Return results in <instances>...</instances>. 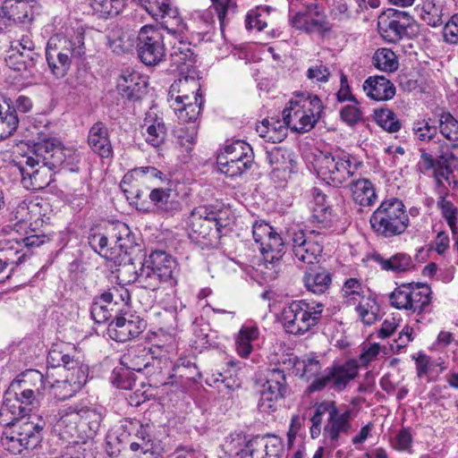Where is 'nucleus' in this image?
<instances>
[{
	"mask_svg": "<svg viewBox=\"0 0 458 458\" xmlns=\"http://www.w3.org/2000/svg\"><path fill=\"white\" fill-rule=\"evenodd\" d=\"M264 262L267 268L276 270V264L278 263L284 254V242L281 236L274 230L259 246Z\"/></svg>",
	"mask_w": 458,
	"mask_h": 458,
	"instance_id": "obj_34",
	"label": "nucleus"
},
{
	"mask_svg": "<svg viewBox=\"0 0 458 458\" xmlns=\"http://www.w3.org/2000/svg\"><path fill=\"white\" fill-rule=\"evenodd\" d=\"M85 54L84 37L77 33L71 38L55 36L50 38L46 48V59L50 72L56 78L64 77L72 59Z\"/></svg>",
	"mask_w": 458,
	"mask_h": 458,
	"instance_id": "obj_8",
	"label": "nucleus"
},
{
	"mask_svg": "<svg viewBox=\"0 0 458 458\" xmlns=\"http://www.w3.org/2000/svg\"><path fill=\"white\" fill-rule=\"evenodd\" d=\"M359 366L356 360H349L343 364H333L325 369L319 377L313 379L309 386L310 392L321 391L328 386L340 392L358 375Z\"/></svg>",
	"mask_w": 458,
	"mask_h": 458,
	"instance_id": "obj_14",
	"label": "nucleus"
},
{
	"mask_svg": "<svg viewBox=\"0 0 458 458\" xmlns=\"http://www.w3.org/2000/svg\"><path fill=\"white\" fill-rule=\"evenodd\" d=\"M141 134L147 143L155 148L159 147L166 136V127L163 118L153 110L148 112L141 125Z\"/></svg>",
	"mask_w": 458,
	"mask_h": 458,
	"instance_id": "obj_29",
	"label": "nucleus"
},
{
	"mask_svg": "<svg viewBox=\"0 0 458 458\" xmlns=\"http://www.w3.org/2000/svg\"><path fill=\"white\" fill-rule=\"evenodd\" d=\"M88 143L92 151L101 157H109L113 154L108 129L102 122H97L91 126L88 135Z\"/></svg>",
	"mask_w": 458,
	"mask_h": 458,
	"instance_id": "obj_31",
	"label": "nucleus"
},
{
	"mask_svg": "<svg viewBox=\"0 0 458 458\" xmlns=\"http://www.w3.org/2000/svg\"><path fill=\"white\" fill-rule=\"evenodd\" d=\"M39 55L35 52H11L5 58L7 66L14 71H25L33 67Z\"/></svg>",
	"mask_w": 458,
	"mask_h": 458,
	"instance_id": "obj_48",
	"label": "nucleus"
},
{
	"mask_svg": "<svg viewBox=\"0 0 458 458\" xmlns=\"http://www.w3.org/2000/svg\"><path fill=\"white\" fill-rule=\"evenodd\" d=\"M146 327V322L139 316L131 314L117 316L107 327L108 336L120 343L137 337Z\"/></svg>",
	"mask_w": 458,
	"mask_h": 458,
	"instance_id": "obj_24",
	"label": "nucleus"
},
{
	"mask_svg": "<svg viewBox=\"0 0 458 458\" xmlns=\"http://www.w3.org/2000/svg\"><path fill=\"white\" fill-rule=\"evenodd\" d=\"M56 427L66 437L92 438L100 428L101 412L94 406L78 403L58 412Z\"/></svg>",
	"mask_w": 458,
	"mask_h": 458,
	"instance_id": "obj_3",
	"label": "nucleus"
},
{
	"mask_svg": "<svg viewBox=\"0 0 458 458\" xmlns=\"http://www.w3.org/2000/svg\"><path fill=\"white\" fill-rule=\"evenodd\" d=\"M89 243L100 256L116 262L133 249L134 237L129 226L118 221L106 228V233H91Z\"/></svg>",
	"mask_w": 458,
	"mask_h": 458,
	"instance_id": "obj_7",
	"label": "nucleus"
},
{
	"mask_svg": "<svg viewBox=\"0 0 458 458\" xmlns=\"http://www.w3.org/2000/svg\"><path fill=\"white\" fill-rule=\"evenodd\" d=\"M239 364L240 362L236 361L228 362L229 369L223 373H219L216 382L223 383L225 387L232 391L240 388L242 382L237 377V370L240 369Z\"/></svg>",
	"mask_w": 458,
	"mask_h": 458,
	"instance_id": "obj_57",
	"label": "nucleus"
},
{
	"mask_svg": "<svg viewBox=\"0 0 458 458\" xmlns=\"http://www.w3.org/2000/svg\"><path fill=\"white\" fill-rule=\"evenodd\" d=\"M312 165L320 180L328 185L340 187L354 175L362 162L352 154L336 148L314 153Z\"/></svg>",
	"mask_w": 458,
	"mask_h": 458,
	"instance_id": "obj_1",
	"label": "nucleus"
},
{
	"mask_svg": "<svg viewBox=\"0 0 458 458\" xmlns=\"http://www.w3.org/2000/svg\"><path fill=\"white\" fill-rule=\"evenodd\" d=\"M443 137L450 141H458V120L449 112L438 114V127Z\"/></svg>",
	"mask_w": 458,
	"mask_h": 458,
	"instance_id": "obj_53",
	"label": "nucleus"
},
{
	"mask_svg": "<svg viewBox=\"0 0 458 458\" xmlns=\"http://www.w3.org/2000/svg\"><path fill=\"white\" fill-rule=\"evenodd\" d=\"M140 5L157 21L160 20L165 31L179 35L185 29L176 7L171 0H139Z\"/></svg>",
	"mask_w": 458,
	"mask_h": 458,
	"instance_id": "obj_21",
	"label": "nucleus"
},
{
	"mask_svg": "<svg viewBox=\"0 0 458 458\" xmlns=\"http://www.w3.org/2000/svg\"><path fill=\"white\" fill-rule=\"evenodd\" d=\"M136 437L138 441L130 445V449L135 453V455L138 458H155L157 450L147 428L140 426Z\"/></svg>",
	"mask_w": 458,
	"mask_h": 458,
	"instance_id": "obj_44",
	"label": "nucleus"
},
{
	"mask_svg": "<svg viewBox=\"0 0 458 458\" xmlns=\"http://www.w3.org/2000/svg\"><path fill=\"white\" fill-rule=\"evenodd\" d=\"M266 159L271 167L272 177L279 182H286L295 171L294 154L287 148L275 147L266 152Z\"/></svg>",
	"mask_w": 458,
	"mask_h": 458,
	"instance_id": "obj_26",
	"label": "nucleus"
},
{
	"mask_svg": "<svg viewBox=\"0 0 458 458\" xmlns=\"http://www.w3.org/2000/svg\"><path fill=\"white\" fill-rule=\"evenodd\" d=\"M373 232L384 239L403 235L410 226V217L403 202L397 198L383 200L369 218Z\"/></svg>",
	"mask_w": 458,
	"mask_h": 458,
	"instance_id": "obj_4",
	"label": "nucleus"
},
{
	"mask_svg": "<svg viewBox=\"0 0 458 458\" xmlns=\"http://www.w3.org/2000/svg\"><path fill=\"white\" fill-rule=\"evenodd\" d=\"M375 120L381 128L389 132H396L401 128V123L395 114L389 109L375 111Z\"/></svg>",
	"mask_w": 458,
	"mask_h": 458,
	"instance_id": "obj_59",
	"label": "nucleus"
},
{
	"mask_svg": "<svg viewBox=\"0 0 458 458\" xmlns=\"http://www.w3.org/2000/svg\"><path fill=\"white\" fill-rule=\"evenodd\" d=\"M373 259L381 269L394 274L406 273L415 267L412 258L404 252L395 253L387 259L377 254L373 257Z\"/></svg>",
	"mask_w": 458,
	"mask_h": 458,
	"instance_id": "obj_35",
	"label": "nucleus"
},
{
	"mask_svg": "<svg viewBox=\"0 0 458 458\" xmlns=\"http://www.w3.org/2000/svg\"><path fill=\"white\" fill-rule=\"evenodd\" d=\"M289 244L294 260L308 266L315 265L323 250L322 246L318 242L307 238L302 230L289 232Z\"/></svg>",
	"mask_w": 458,
	"mask_h": 458,
	"instance_id": "obj_22",
	"label": "nucleus"
},
{
	"mask_svg": "<svg viewBox=\"0 0 458 458\" xmlns=\"http://www.w3.org/2000/svg\"><path fill=\"white\" fill-rule=\"evenodd\" d=\"M373 64L380 71L393 72L398 69L396 55L389 48H380L373 55Z\"/></svg>",
	"mask_w": 458,
	"mask_h": 458,
	"instance_id": "obj_50",
	"label": "nucleus"
},
{
	"mask_svg": "<svg viewBox=\"0 0 458 458\" xmlns=\"http://www.w3.org/2000/svg\"><path fill=\"white\" fill-rule=\"evenodd\" d=\"M342 293L345 303L348 305H356L357 301L365 296L364 288L356 278H349L344 282Z\"/></svg>",
	"mask_w": 458,
	"mask_h": 458,
	"instance_id": "obj_55",
	"label": "nucleus"
},
{
	"mask_svg": "<svg viewBox=\"0 0 458 458\" xmlns=\"http://www.w3.org/2000/svg\"><path fill=\"white\" fill-rule=\"evenodd\" d=\"M45 151H39V140L27 154L21 157L16 165L21 176L24 188L39 191L47 187L52 182V171L55 169Z\"/></svg>",
	"mask_w": 458,
	"mask_h": 458,
	"instance_id": "obj_9",
	"label": "nucleus"
},
{
	"mask_svg": "<svg viewBox=\"0 0 458 458\" xmlns=\"http://www.w3.org/2000/svg\"><path fill=\"white\" fill-rule=\"evenodd\" d=\"M176 144L182 151L190 152L196 144L197 129L194 125L175 131Z\"/></svg>",
	"mask_w": 458,
	"mask_h": 458,
	"instance_id": "obj_58",
	"label": "nucleus"
},
{
	"mask_svg": "<svg viewBox=\"0 0 458 458\" xmlns=\"http://www.w3.org/2000/svg\"><path fill=\"white\" fill-rule=\"evenodd\" d=\"M183 76L172 84L168 94L169 102L172 101H188L194 99L195 96L199 94L200 84L195 79L193 73H184Z\"/></svg>",
	"mask_w": 458,
	"mask_h": 458,
	"instance_id": "obj_28",
	"label": "nucleus"
},
{
	"mask_svg": "<svg viewBox=\"0 0 458 458\" xmlns=\"http://www.w3.org/2000/svg\"><path fill=\"white\" fill-rule=\"evenodd\" d=\"M352 200L360 207H370L375 204L377 195L373 183L366 178L353 180L349 184Z\"/></svg>",
	"mask_w": 458,
	"mask_h": 458,
	"instance_id": "obj_36",
	"label": "nucleus"
},
{
	"mask_svg": "<svg viewBox=\"0 0 458 458\" xmlns=\"http://www.w3.org/2000/svg\"><path fill=\"white\" fill-rule=\"evenodd\" d=\"M217 169L221 174L228 177H238L246 173L252 165L249 160H236L225 157L224 156H217L216 157Z\"/></svg>",
	"mask_w": 458,
	"mask_h": 458,
	"instance_id": "obj_45",
	"label": "nucleus"
},
{
	"mask_svg": "<svg viewBox=\"0 0 458 458\" xmlns=\"http://www.w3.org/2000/svg\"><path fill=\"white\" fill-rule=\"evenodd\" d=\"M45 426L46 421L37 414L23 416L8 424L1 437L2 445L13 454L33 449L41 441V431Z\"/></svg>",
	"mask_w": 458,
	"mask_h": 458,
	"instance_id": "obj_5",
	"label": "nucleus"
},
{
	"mask_svg": "<svg viewBox=\"0 0 458 458\" xmlns=\"http://www.w3.org/2000/svg\"><path fill=\"white\" fill-rule=\"evenodd\" d=\"M126 0H91V6L96 13L103 16L117 15L122 12Z\"/></svg>",
	"mask_w": 458,
	"mask_h": 458,
	"instance_id": "obj_56",
	"label": "nucleus"
},
{
	"mask_svg": "<svg viewBox=\"0 0 458 458\" xmlns=\"http://www.w3.org/2000/svg\"><path fill=\"white\" fill-rule=\"evenodd\" d=\"M303 283L309 292L314 294H322L329 289L332 276L323 267H310L303 276Z\"/></svg>",
	"mask_w": 458,
	"mask_h": 458,
	"instance_id": "obj_37",
	"label": "nucleus"
},
{
	"mask_svg": "<svg viewBox=\"0 0 458 458\" xmlns=\"http://www.w3.org/2000/svg\"><path fill=\"white\" fill-rule=\"evenodd\" d=\"M147 81L138 72L125 70L120 75L117 88L121 95L128 99H139L147 88Z\"/></svg>",
	"mask_w": 458,
	"mask_h": 458,
	"instance_id": "obj_30",
	"label": "nucleus"
},
{
	"mask_svg": "<svg viewBox=\"0 0 458 458\" xmlns=\"http://www.w3.org/2000/svg\"><path fill=\"white\" fill-rule=\"evenodd\" d=\"M39 151H45L49 164L55 168H64L70 172L79 170L81 155L74 148L64 147L56 138H43L39 140Z\"/></svg>",
	"mask_w": 458,
	"mask_h": 458,
	"instance_id": "obj_20",
	"label": "nucleus"
},
{
	"mask_svg": "<svg viewBox=\"0 0 458 458\" xmlns=\"http://www.w3.org/2000/svg\"><path fill=\"white\" fill-rule=\"evenodd\" d=\"M266 13H267V10L265 7L250 11L246 16V28L248 30L256 29L259 31L264 30L267 25Z\"/></svg>",
	"mask_w": 458,
	"mask_h": 458,
	"instance_id": "obj_64",
	"label": "nucleus"
},
{
	"mask_svg": "<svg viewBox=\"0 0 458 458\" xmlns=\"http://www.w3.org/2000/svg\"><path fill=\"white\" fill-rule=\"evenodd\" d=\"M420 17L428 25L438 27L443 24L444 3L441 0H427L420 7Z\"/></svg>",
	"mask_w": 458,
	"mask_h": 458,
	"instance_id": "obj_42",
	"label": "nucleus"
},
{
	"mask_svg": "<svg viewBox=\"0 0 458 458\" xmlns=\"http://www.w3.org/2000/svg\"><path fill=\"white\" fill-rule=\"evenodd\" d=\"M356 304V311L361 321L366 325H372L377 318L378 307L376 301L365 295Z\"/></svg>",
	"mask_w": 458,
	"mask_h": 458,
	"instance_id": "obj_51",
	"label": "nucleus"
},
{
	"mask_svg": "<svg viewBox=\"0 0 458 458\" xmlns=\"http://www.w3.org/2000/svg\"><path fill=\"white\" fill-rule=\"evenodd\" d=\"M325 106L321 99L311 93H297L282 112L283 121L288 128L299 133L311 131L321 119Z\"/></svg>",
	"mask_w": 458,
	"mask_h": 458,
	"instance_id": "obj_2",
	"label": "nucleus"
},
{
	"mask_svg": "<svg viewBox=\"0 0 458 458\" xmlns=\"http://www.w3.org/2000/svg\"><path fill=\"white\" fill-rule=\"evenodd\" d=\"M221 210H214L208 206H199L191 210L186 220V228L190 238L199 242L206 239L213 231L219 235L227 225Z\"/></svg>",
	"mask_w": 458,
	"mask_h": 458,
	"instance_id": "obj_11",
	"label": "nucleus"
},
{
	"mask_svg": "<svg viewBox=\"0 0 458 458\" xmlns=\"http://www.w3.org/2000/svg\"><path fill=\"white\" fill-rule=\"evenodd\" d=\"M202 104V96H195L192 100L172 101L170 106L181 122L191 123L194 122L199 115Z\"/></svg>",
	"mask_w": 458,
	"mask_h": 458,
	"instance_id": "obj_38",
	"label": "nucleus"
},
{
	"mask_svg": "<svg viewBox=\"0 0 458 458\" xmlns=\"http://www.w3.org/2000/svg\"><path fill=\"white\" fill-rule=\"evenodd\" d=\"M437 206L440 209L443 217L450 227L452 233L455 234L457 227V208L451 201L447 200L444 195H441L438 198Z\"/></svg>",
	"mask_w": 458,
	"mask_h": 458,
	"instance_id": "obj_61",
	"label": "nucleus"
},
{
	"mask_svg": "<svg viewBox=\"0 0 458 458\" xmlns=\"http://www.w3.org/2000/svg\"><path fill=\"white\" fill-rule=\"evenodd\" d=\"M312 203V219L314 222L322 225H327L331 221L332 209L327 203V196L318 188H313L311 191Z\"/></svg>",
	"mask_w": 458,
	"mask_h": 458,
	"instance_id": "obj_41",
	"label": "nucleus"
},
{
	"mask_svg": "<svg viewBox=\"0 0 458 458\" xmlns=\"http://www.w3.org/2000/svg\"><path fill=\"white\" fill-rule=\"evenodd\" d=\"M324 304L304 300L293 301L285 306L281 314L284 330L292 335H303L321 319Z\"/></svg>",
	"mask_w": 458,
	"mask_h": 458,
	"instance_id": "obj_10",
	"label": "nucleus"
},
{
	"mask_svg": "<svg viewBox=\"0 0 458 458\" xmlns=\"http://www.w3.org/2000/svg\"><path fill=\"white\" fill-rule=\"evenodd\" d=\"M111 297L112 296L109 295L100 294L99 296L95 298L90 308V314L96 323H105L113 317L110 311L108 310L107 306L105 305V302L106 301V300Z\"/></svg>",
	"mask_w": 458,
	"mask_h": 458,
	"instance_id": "obj_62",
	"label": "nucleus"
},
{
	"mask_svg": "<svg viewBox=\"0 0 458 458\" xmlns=\"http://www.w3.org/2000/svg\"><path fill=\"white\" fill-rule=\"evenodd\" d=\"M289 22L296 30L308 34H324L331 30L325 9L319 3L307 4L305 12L290 15Z\"/></svg>",
	"mask_w": 458,
	"mask_h": 458,
	"instance_id": "obj_19",
	"label": "nucleus"
},
{
	"mask_svg": "<svg viewBox=\"0 0 458 458\" xmlns=\"http://www.w3.org/2000/svg\"><path fill=\"white\" fill-rule=\"evenodd\" d=\"M65 377L71 381L75 389L81 390L86 384L89 376V366L79 359H73L64 369Z\"/></svg>",
	"mask_w": 458,
	"mask_h": 458,
	"instance_id": "obj_46",
	"label": "nucleus"
},
{
	"mask_svg": "<svg viewBox=\"0 0 458 458\" xmlns=\"http://www.w3.org/2000/svg\"><path fill=\"white\" fill-rule=\"evenodd\" d=\"M19 124L16 110L11 106L9 100L4 99L0 103V137L6 138L13 134Z\"/></svg>",
	"mask_w": 458,
	"mask_h": 458,
	"instance_id": "obj_43",
	"label": "nucleus"
},
{
	"mask_svg": "<svg viewBox=\"0 0 458 458\" xmlns=\"http://www.w3.org/2000/svg\"><path fill=\"white\" fill-rule=\"evenodd\" d=\"M184 30L185 29L180 31L179 35L166 31L167 40L172 45L171 64L181 74L194 73V71L191 70L194 68L196 59L191 48V44L184 40Z\"/></svg>",
	"mask_w": 458,
	"mask_h": 458,
	"instance_id": "obj_23",
	"label": "nucleus"
},
{
	"mask_svg": "<svg viewBox=\"0 0 458 458\" xmlns=\"http://www.w3.org/2000/svg\"><path fill=\"white\" fill-rule=\"evenodd\" d=\"M318 412L327 415L323 428V436L332 443H336L343 435H348L352 429V410L339 408L335 402L327 401L318 403Z\"/></svg>",
	"mask_w": 458,
	"mask_h": 458,
	"instance_id": "obj_17",
	"label": "nucleus"
},
{
	"mask_svg": "<svg viewBox=\"0 0 458 458\" xmlns=\"http://www.w3.org/2000/svg\"><path fill=\"white\" fill-rule=\"evenodd\" d=\"M259 336V329L256 327H242L239 331L235 345L237 353L242 357L247 358L252 352L251 343Z\"/></svg>",
	"mask_w": 458,
	"mask_h": 458,
	"instance_id": "obj_47",
	"label": "nucleus"
},
{
	"mask_svg": "<svg viewBox=\"0 0 458 458\" xmlns=\"http://www.w3.org/2000/svg\"><path fill=\"white\" fill-rule=\"evenodd\" d=\"M367 96L376 101H386L394 98L395 88L384 76H370L363 83Z\"/></svg>",
	"mask_w": 458,
	"mask_h": 458,
	"instance_id": "obj_32",
	"label": "nucleus"
},
{
	"mask_svg": "<svg viewBox=\"0 0 458 458\" xmlns=\"http://www.w3.org/2000/svg\"><path fill=\"white\" fill-rule=\"evenodd\" d=\"M412 131L417 140L420 141H429L437 133V126L431 123V120L420 119L413 123Z\"/></svg>",
	"mask_w": 458,
	"mask_h": 458,
	"instance_id": "obj_60",
	"label": "nucleus"
},
{
	"mask_svg": "<svg viewBox=\"0 0 458 458\" xmlns=\"http://www.w3.org/2000/svg\"><path fill=\"white\" fill-rule=\"evenodd\" d=\"M148 197L150 202L155 206L157 210L164 215L172 216L174 212L179 209V202L170 199V191L166 189L155 188L147 191V194L143 197Z\"/></svg>",
	"mask_w": 458,
	"mask_h": 458,
	"instance_id": "obj_39",
	"label": "nucleus"
},
{
	"mask_svg": "<svg viewBox=\"0 0 458 458\" xmlns=\"http://www.w3.org/2000/svg\"><path fill=\"white\" fill-rule=\"evenodd\" d=\"M177 274L175 259L165 251L155 250L144 259L137 273V281L141 287L155 291L161 284H166L169 287L175 286Z\"/></svg>",
	"mask_w": 458,
	"mask_h": 458,
	"instance_id": "obj_6",
	"label": "nucleus"
},
{
	"mask_svg": "<svg viewBox=\"0 0 458 458\" xmlns=\"http://www.w3.org/2000/svg\"><path fill=\"white\" fill-rule=\"evenodd\" d=\"M218 155L236 160H247L248 158L250 163H253L254 157L250 144L242 140H236L230 145H226Z\"/></svg>",
	"mask_w": 458,
	"mask_h": 458,
	"instance_id": "obj_49",
	"label": "nucleus"
},
{
	"mask_svg": "<svg viewBox=\"0 0 458 458\" xmlns=\"http://www.w3.org/2000/svg\"><path fill=\"white\" fill-rule=\"evenodd\" d=\"M161 175L162 173L153 166L134 168L123 176L121 187L128 198L131 196L140 200L147 194V189H140V184L150 179L161 178Z\"/></svg>",
	"mask_w": 458,
	"mask_h": 458,
	"instance_id": "obj_25",
	"label": "nucleus"
},
{
	"mask_svg": "<svg viewBox=\"0 0 458 458\" xmlns=\"http://www.w3.org/2000/svg\"><path fill=\"white\" fill-rule=\"evenodd\" d=\"M455 159V155L452 151H442L437 157V164L433 167L434 177L438 186L443 185V182H446L449 185L454 181L453 162Z\"/></svg>",
	"mask_w": 458,
	"mask_h": 458,
	"instance_id": "obj_40",
	"label": "nucleus"
},
{
	"mask_svg": "<svg viewBox=\"0 0 458 458\" xmlns=\"http://www.w3.org/2000/svg\"><path fill=\"white\" fill-rule=\"evenodd\" d=\"M191 21L196 25L199 33L208 31L214 23V15L211 10H195L191 14Z\"/></svg>",
	"mask_w": 458,
	"mask_h": 458,
	"instance_id": "obj_63",
	"label": "nucleus"
},
{
	"mask_svg": "<svg viewBox=\"0 0 458 458\" xmlns=\"http://www.w3.org/2000/svg\"><path fill=\"white\" fill-rule=\"evenodd\" d=\"M35 0H5L0 15L13 21H24L33 13Z\"/></svg>",
	"mask_w": 458,
	"mask_h": 458,
	"instance_id": "obj_33",
	"label": "nucleus"
},
{
	"mask_svg": "<svg viewBox=\"0 0 458 458\" xmlns=\"http://www.w3.org/2000/svg\"><path fill=\"white\" fill-rule=\"evenodd\" d=\"M378 30L389 41L413 38L420 32V24L404 11L387 9L378 16Z\"/></svg>",
	"mask_w": 458,
	"mask_h": 458,
	"instance_id": "obj_12",
	"label": "nucleus"
},
{
	"mask_svg": "<svg viewBox=\"0 0 458 458\" xmlns=\"http://www.w3.org/2000/svg\"><path fill=\"white\" fill-rule=\"evenodd\" d=\"M21 387L17 399L22 404L34 405L38 403L39 397L42 395L43 390L47 386V377L38 370H28L19 381Z\"/></svg>",
	"mask_w": 458,
	"mask_h": 458,
	"instance_id": "obj_27",
	"label": "nucleus"
},
{
	"mask_svg": "<svg viewBox=\"0 0 458 458\" xmlns=\"http://www.w3.org/2000/svg\"><path fill=\"white\" fill-rule=\"evenodd\" d=\"M288 386L284 370L273 369L267 371L266 381L260 389L258 409L261 413L273 414L287 393Z\"/></svg>",
	"mask_w": 458,
	"mask_h": 458,
	"instance_id": "obj_15",
	"label": "nucleus"
},
{
	"mask_svg": "<svg viewBox=\"0 0 458 458\" xmlns=\"http://www.w3.org/2000/svg\"><path fill=\"white\" fill-rule=\"evenodd\" d=\"M165 37L153 26H143L137 35V52L146 65H157L165 56Z\"/></svg>",
	"mask_w": 458,
	"mask_h": 458,
	"instance_id": "obj_16",
	"label": "nucleus"
},
{
	"mask_svg": "<svg viewBox=\"0 0 458 458\" xmlns=\"http://www.w3.org/2000/svg\"><path fill=\"white\" fill-rule=\"evenodd\" d=\"M217 14L221 30H224L228 21L237 12L236 0H210Z\"/></svg>",
	"mask_w": 458,
	"mask_h": 458,
	"instance_id": "obj_54",
	"label": "nucleus"
},
{
	"mask_svg": "<svg viewBox=\"0 0 458 458\" xmlns=\"http://www.w3.org/2000/svg\"><path fill=\"white\" fill-rule=\"evenodd\" d=\"M389 301L397 310L421 314L431 302V289L426 284H403L389 294Z\"/></svg>",
	"mask_w": 458,
	"mask_h": 458,
	"instance_id": "obj_13",
	"label": "nucleus"
},
{
	"mask_svg": "<svg viewBox=\"0 0 458 458\" xmlns=\"http://www.w3.org/2000/svg\"><path fill=\"white\" fill-rule=\"evenodd\" d=\"M121 364L129 371L143 372L150 377L156 386L166 385V381L159 380L161 373L160 360L155 358L150 349L146 347H133L127 351L121 358Z\"/></svg>",
	"mask_w": 458,
	"mask_h": 458,
	"instance_id": "obj_18",
	"label": "nucleus"
},
{
	"mask_svg": "<svg viewBox=\"0 0 458 458\" xmlns=\"http://www.w3.org/2000/svg\"><path fill=\"white\" fill-rule=\"evenodd\" d=\"M47 382L50 387L51 394L60 401L73 396L79 391V389L73 387V385L65 377L62 380H51L50 376L47 374Z\"/></svg>",
	"mask_w": 458,
	"mask_h": 458,
	"instance_id": "obj_52",
	"label": "nucleus"
}]
</instances>
